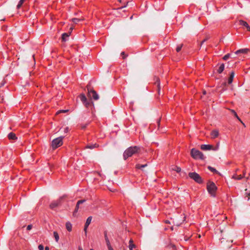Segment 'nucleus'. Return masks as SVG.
I'll return each instance as SVG.
<instances>
[{
  "label": "nucleus",
  "mask_w": 250,
  "mask_h": 250,
  "mask_svg": "<svg viewBox=\"0 0 250 250\" xmlns=\"http://www.w3.org/2000/svg\"><path fill=\"white\" fill-rule=\"evenodd\" d=\"M139 150L140 148L137 146L129 147L124 152L123 157L124 160H126L128 157L138 153Z\"/></svg>",
  "instance_id": "1"
},
{
  "label": "nucleus",
  "mask_w": 250,
  "mask_h": 250,
  "mask_svg": "<svg viewBox=\"0 0 250 250\" xmlns=\"http://www.w3.org/2000/svg\"><path fill=\"white\" fill-rule=\"evenodd\" d=\"M191 157L194 159L204 160L205 157L202 152L195 148H192L190 152Z\"/></svg>",
  "instance_id": "2"
},
{
  "label": "nucleus",
  "mask_w": 250,
  "mask_h": 250,
  "mask_svg": "<svg viewBox=\"0 0 250 250\" xmlns=\"http://www.w3.org/2000/svg\"><path fill=\"white\" fill-rule=\"evenodd\" d=\"M217 189L215 183L213 182H208L207 184V190L208 193L213 197L215 196V192Z\"/></svg>",
  "instance_id": "3"
},
{
  "label": "nucleus",
  "mask_w": 250,
  "mask_h": 250,
  "mask_svg": "<svg viewBox=\"0 0 250 250\" xmlns=\"http://www.w3.org/2000/svg\"><path fill=\"white\" fill-rule=\"evenodd\" d=\"M188 176L191 179L194 180L198 184H201L203 183L201 177L195 172L189 173Z\"/></svg>",
  "instance_id": "4"
},
{
  "label": "nucleus",
  "mask_w": 250,
  "mask_h": 250,
  "mask_svg": "<svg viewBox=\"0 0 250 250\" xmlns=\"http://www.w3.org/2000/svg\"><path fill=\"white\" fill-rule=\"evenodd\" d=\"M63 137H59L54 139L52 142V146L53 149H56L62 145Z\"/></svg>",
  "instance_id": "5"
},
{
  "label": "nucleus",
  "mask_w": 250,
  "mask_h": 250,
  "mask_svg": "<svg viewBox=\"0 0 250 250\" xmlns=\"http://www.w3.org/2000/svg\"><path fill=\"white\" fill-rule=\"evenodd\" d=\"M61 200H62V198H60V199H58V200H57L56 201H52L51 203V204H50V208L52 209H54L58 207L61 204Z\"/></svg>",
  "instance_id": "6"
},
{
  "label": "nucleus",
  "mask_w": 250,
  "mask_h": 250,
  "mask_svg": "<svg viewBox=\"0 0 250 250\" xmlns=\"http://www.w3.org/2000/svg\"><path fill=\"white\" fill-rule=\"evenodd\" d=\"M88 96L91 98L95 100H97L99 99V95L97 93V92L93 90H91L90 91H88Z\"/></svg>",
  "instance_id": "7"
},
{
  "label": "nucleus",
  "mask_w": 250,
  "mask_h": 250,
  "mask_svg": "<svg viewBox=\"0 0 250 250\" xmlns=\"http://www.w3.org/2000/svg\"><path fill=\"white\" fill-rule=\"evenodd\" d=\"M79 97L82 102L85 105V106L88 107L89 104V102L87 101L85 96L82 94L80 95Z\"/></svg>",
  "instance_id": "8"
},
{
  "label": "nucleus",
  "mask_w": 250,
  "mask_h": 250,
  "mask_svg": "<svg viewBox=\"0 0 250 250\" xmlns=\"http://www.w3.org/2000/svg\"><path fill=\"white\" fill-rule=\"evenodd\" d=\"M92 219V216H89L86 219V222L84 225V231L85 232V234H86V233H87V228L88 227V226L91 223Z\"/></svg>",
  "instance_id": "9"
},
{
  "label": "nucleus",
  "mask_w": 250,
  "mask_h": 250,
  "mask_svg": "<svg viewBox=\"0 0 250 250\" xmlns=\"http://www.w3.org/2000/svg\"><path fill=\"white\" fill-rule=\"evenodd\" d=\"M239 23L240 25L244 27H245L248 30V31H250V26L246 21L243 20H240L239 21Z\"/></svg>",
  "instance_id": "10"
},
{
  "label": "nucleus",
  "mask_w": 250,
  "mask_h": 250,
  "mask_svg": "<svg viewBox=\"0 0 250 250\" xmlns=\"http://www.w3.org/2000/svg\"><path fill=\"white\" fill-rule=\"evenodd\" d=\"M104 239H105V242H106V245L107 246L108 249L109 250V249H112V247H111V246L110 245V243L109 240L108 238L106 231H104Z\"/></svg>",
  "instance_id": "11"
},
{
  "label": "nucleus",
  "mask_w": 250,
  "mask_h": 250,
  "mask_svg": "<svg viewBox=\"0 0 250 250\" xmlns=\"http://www.w3.org/2000/svg\"><path fill=\"white\" fill-rule=\"evenodd\" d=\"M212 147V146L210 145H202L201 148L204 150H210Z\"/></svg>",
  "instance_id": "12"
},
{
  "label": "nucleus",
  "mask_w": 250,
  "mask_h": 250,
  "mask_svg": "<svg viewBox=\"0 0 250 250\" xmlns=\"http://www.w3.org/2000/svg\"><path fill=\"white\" fill-rule=\"evenodd\" d=\"M70 33H64L62 35V40L63 42H66L68 40Z\"/></svg>",
  "instance_id": "13"
},
{
  "label": "nucleus",
  "mask_w": 250,
  "mask_h": 250,
  "mask_svg": "<svg viewBox=\"0 0 250 250\" xmlns=\"http://www.w3.org/2000/svg\"><path fill=\"white\" fill-rule=\"evenodd\" d=\"M211 137L212 139H214L217 137L219 135V132L217 130H212L210 133Z\"/></svg>",
  "instance_id": "14"
},
{
  "label": "nucleus",
  "mask_w": 250,
  "mask_h": 250,
  "mask_svg": "<svg viewBox=\"0 0 250 250\" xmlns=\"http://www.w3.org/2000/svg\"><path fill=\"white\" fill-rule=\"evenodd\" d=\"M245 174H246V172L244 171L243 172V176L241 175H237V174H234L233 175V176H232V178H233V179H234L235 180H241V179H242L244 177V176L245 175Z\"/></svg>",
  "instance_id": "15"
},
{
  "label": "nucleus",
  "mask_w": 250,
  "mask_h": 250,
  "mask_svg": "<svg viewBox=\"0 0 250 250\" xmlns=\"http://www.w3.org/2000/svg\"><path fill=\"white\" fill-rule=\"evenodd\" d=\"M234 75H235L234 72L233 71H232L230 73L229 77V79H228V83L229 84H231L232 83Z\"/></svg>",
  "instance_id": "16"
},
{
  "label": "nucleus",
  "mask_w": 250,
  "mask_h": 250,
  "mask_svg": "<svg viewBox=\"0 0 250 250\" xmlns=\"http://www.w3.org/2000/svg\"><path fill=\"white\" fill-rule=\"evenodd\" d=\"M8 137L9 140H16L18 138L16 136V134L13 132H10L8 135Z\"/></svg>",
  "instance_id": "17"
},
{
  "label": "nucleus",
  "mask_w": 250,
  "mask_h": 250,
  "mask_svg": "<svg viewBox=\"0 0 250 250\" xmlns=\"http://www.w3.org/2000/svg\"><path fill=\"white\" fill-rule=\"evenodd\" d=\"M248 51H249V49H247V48L241 49L237 50L235 52V54H238L239 53L245 54V53H247Z\"/></svg>",
  "instance_id": "18"
},
{
  "label": "nucleus",
  "mask_w": 250,
  "mask_h": 250,
  "mask_svg": "<svg viewBox=\"0 0 250 250\" xmlns=\"http://www.w3.org/2000/svg\"><path fill=\"white\" fill-rule=\"evenodd\" d=\"M224 68H225V65L224 63H222L218 67L217 71L218 73L220 74L224 71Z\"/></svg>",
  "instance_id": "19"
},
{
  "label": "nucleus",
  "mask_w": 250,
  "mask_h": 250,
  "mask_svg": "<svg viewBox=\"0 0 250 250\" xmlns=\"http://www.w3.org/2000/svg\"><path fill=\"white\" fill-rule=\"evenodd\" d=\"M65 227L66 229L68 231H71L72 230V224L70 222H67L65 224Z\"/></svg>",
  "instance_id": "20"
},
{
  "label": "nucleus",
  "mask_w": 250,
  "mask_h": 250,
  "mask_svg": "<svg viewBox=\"0 0 250 250\" xmlns=\"http://www.w3.org/2000/svg\"><path fill=\"white\" fill-rule=\"evenodd\" d=\"M98 145L96 144H92V145H89L85 146L86 148H89V149H93L94 148H96L98 147Z\"/></svg>",
  "instance_id": "21"
},
{
  "label": "nucleus",
  "mask_w": 250,
  "mask_h": 250,
  "mask_svg": "<svg viewBox=\"0 0 250 250\" xmlns=\"http://www.w3.org/2000/svg\"><path fill=\"white\" fill-rule=\"evenodd\" d=\"M53 234L56 241L58 242L59 239V236L58 233L56 231H54L53 232Z\"/></svg>",
  "instance_id": "22"
},
{
  "label": "nucleus",
  "mask_w": 250,
  "mask_h": 250,
  "mask_svg": "<svg viewBox=\"0 0 250 250\" xmlns=\"http://www.w3.org/2000/svg\"><path fill=\"white\" fill-rule=\"evenodd\" d=\"M25 1V0H20L17 6V8L19 9L21 6V5H22V4L24 3V2Z\"/></svg>",
  "instance_id": "23"
},
{
  "label": "nucleus",
  "mask_w": 250,
  "mask_h": 250,
  "mask_svg": "<svg viewBox=\"0 0 250 250\" xmlns=\"http://www.w3.org/2000/svg\"><path fill=\"white\" fill-rule=\"evenodd\" d=\"M185 218L186 217L184 216V217H182V219L181 220V221H180L179 222L175 221L174 223L177 226H179L182 222H183L185 220Z\"/></svg>",
  "instance_id": "24"
},
{
  "label": "nucleus",
  "mask_w": 250,
  "mask_h": 250,
  "mask_svg": "<svg viewBox=\"0 0 250 250\" xmlns=\"http://www.w3.org/2000/svg\"><path fill=\"white\" fill-rule=\"evenodd\" d=\"M80 21H81V20L80 19H78V18H73L72 19V22L76 24L78 22H79Z\"/></svg>",
  "instance_id": "25"
},
{
  "label": "nucleus",
  "mask_w": 250,
  "mask_h": 250,
  "mask_svg": "<svg viewBox=\"0 0 250 250\" xmlns=\"http://www.w3.org/2000/svg\"><path fill=\"white\" fill-rule=\"evenodd\" d=\"M173 170L176 171L177 172L179 173L181 171V168L179 167L175 166L174 168H173Z\"/></svg>",
  "instance_id": "26"
},
{
  "label": "nucleus",
  "mask_w": 250,
  "mask_h": 250,
  "mask_svg": "<svg viewBox=\"0 0 250 250\" xmlns=\"http://www.w3.org/2000/svg\"><path fill=\"white\" fill-rule=\"evenodd\" d=\"M208 169L209 170H210L211 172H214V173H216L217 172V171L216 170V169H215L214 168L210 167V166H208Z\"/></svg>",
  "instance_id": "27"
},
{
  "label": "nucleus",
  "mask_w": 250,
  "mask_h": 250,
  "mask_svg": "<svg viewBox=\"0 0 250 250\" xmlns=\"http://www.w3.org/2000/svg\"><path fill=\"white\" fill-rule=\"evenodd\" d=\"M230 54L228 53V54L225 55L223 57V59L224 60L226 61L230 57Z\"/></svg>",
  "instance_id": "28"
},
{
  "label": "nucleus",
  "mask_w": 250,
  "mask_h": 250,
  "mask_svg": "<svg viewBox=\"0 0 250 250\" xmlns=\"http://www.w3.org/2000/svg\"><path fill=\"white\" fill-rule=\"evenodd\" d=\"M79 208V205H78V204H77L75 210L73 212V215H75V214L77 212V211H78Z\"/></svg>",
  "instance_id": "29"
},
{
  "label": "nucleus",
  "mask_w": 250,
  "mask_h": 250,
  "mask_svg": "<svg viewBox=\"0 0 250 250\" xmlns=\"http://www.w3.org/2000/svg\"><path fill=\"white\" fill-rule=\"evenodd\" d=\"M182 44H181V45L178 46L176 48V51L178 52L180 51L182 49Z\"/></svg>",
  "instance_id": "30"
},
{
  "label": "nucleus",
  "mask_w": 250,
  "mask_h": 250,
  "mask_svg": "<svg viewBox=\"0 0 250 250\" xmlns=\"http://www.w3.org/2000/svg\"><path fill=\"white\" fill-rule=\"evenodd\" d=\"M85 202V200H81L77 202V204H78V205H80V204H82Z\"/></svg>",
  "instance_id": "31"
},
{
  "label": "nucleus",
  "mask_w": 250,
  "mask_h": 250,
  "mask_svg": "<svg viewBox=\"0 0 250 250\" xmlns=\"http://www.w3.org/2000/svg\"><path fill=\"white\" fill-rule=\"evenodd\" d=\"M38 249L39 250H43L44 249V247L43 245H40L39 246H38Z\"/></svg>",
  "instance_id": "32"
},
{
  "label": "nucleus",
  "mask_w": 250,
  "mask_h": 250,
  "mask_svg": "<svg viewBox=\"0 0 250 250\" xmlns=\"http://www.w3.org/2000/svg\"><path fill=\"white\" fill-rule=\"evenodd\" d=\"M141 165L138 164L136 165L135 167L137 169H142V167H141Z\"/></svg>",
  "instance_id": "33"
},
{
  "label": "nucleus",
  "mask_w": 250,
  "mask_h": 250,
  "mask_svg": "<svg viewBox=\"0 0 250 250\" xmlns=\"http://www.w3.org/2000/svg\"><path fill=\"white\" fill-rule=\"evenodd\" d=\"M32 228V225H29L27 227V229L28 230L31 229Z\"/></svg>",
  "instance_id": "34"
},
{
  "label": "nucleus",
  "mask_w": 250,
  "mask_h": 250,
  "mask_svg": "<svg viewBox=\"0 0 250 250\" xmlns=\"http://www.w3.org/2000/svg\"><path fill=\"white\" fill-rule=\"evenodd\" d=\"M121 55L123 56V58L124 59H125L126 57V56H125V52H122L121 53Z\"/></svg>",
  "instance_id": "35"
},
{
  "label": "nucleus",
  "mask_w": 250,
  "mask_h": 250,
  "mask_svg": "<svg viewBox=\"0 0 250 250\" xmlns=\"http://www.w3.org/2000/svg\"><path fill=\"white\" fill-rule=\"evenodd\" d=\"M208 39V38H207L206 39L203 40L201 43V45H202L206 41H207Z\"/></svg>",
  "instance_id": "36"
},
{
  "label": "nucleus",
  "mask_w": 250,
  "mask_h": 250,
  "mask_svg": "<svg viewBox=\"0 0 250 250\" xmlns=\"http://www.w3.org/2000/svg\"><path fill=\"white\" fill-rule=\"evenodd\" d=\"M147 166V164L141 165V167H142V169L143 168L146 167Z\"/></svg>",
  "instance_id": "37"
},
{
  "label": "nucleus",
  "mask_w": 250,
  "mask_h": 250,
  "mask_svg": "<svg viewBox=\"0 0 250 250\" xmlns=\"http://www.w3.org/2000/svg\"><path fill=\"white\" fill-rule=\"evenodd\" d=\"M5 84V83L4 82H2L0 83V87H2Z\"/></svg>",
  "instance_id": "38"
},
{
  "label": "nucleus",
  "mask_w": 250,
  "mask_h": 250,
  "mask_svg": "<svg viewBox=\"0 0 250 250\" xmlns=\"http://www.w3.org/2000/svg\"><path fill=\"white\" fill-rule=\"evenodd\" d=\"M67 111V110H60L58 112L59 113H61V112H66Z\"/></svg>",
  "instance_id": "39"
},
{
  "label": "nucleus",
  "mask_w": 250,
  "mask_h": 250,
  "mask_svg": "<svg viewBox=\"0 0 250 250\" xmlns=\"http://www.w3.org/2000/svg\"><path fill=\"white\" fill-rule=\"evenodd\" d=\"M158 90H159V92H160V83L159 82L158 83Z\"/></svg>",
  "instance_id": "40"
},
{
  "label": "nucleus",
  "mask_w": 250,
  "mask_h": 250,
  "mask_svg": "<svg viewBox=\"0 0 250 250\" xmlns=\"http://www.w3.org/2000/svg\"><path fill=\"white\" fill-rule=\"evenodd\" d=\"M236 118L239 121H240L241 122H242L241 119L239 118V117L237 116L236 117Z\"/></svg>",
  "instance_id": "41"
},
{
  "label": "nucleus",
  "mask_w": 250,
  "mask_h": 250,
  "mask_svg": "<svg viewBox=\"0 0 250 250\" xmlns=\"http://www.w3.org/2000/svg\"><path fill=\"white\" fill-rule=\"evenodd\" d=\"M231 112L232 113H233V114L236 112L233 109H231Z\"/></svg>",
  "instance_id": "42"
},
{
  "label": "nucleus",
  "mask_w": 250,
  "mask_h": 250,
  "mask_svg": "<svg viewBox=\"0 0 250 250\" xmlns=\"http://www.w3.org/2000/svg\"><path fill=\"white\" fill-rule=\"evenodd\" d=\"M45 250H49V248L48 247H45Z\"/></svg>",
  "instance_id": "43"
},
{
  "label": "nucleus",
  "mask_w": 250,
  "mask_h": 250,
  "mask_svg": "<svg viewBox=\"0 0 250 250\" xmlns=\"http://www.w3.org/2000/svg\"><path fill=\"white\" fill-rule=\"evenodd\" d=\"M64 131H65V132H67V131H68V128H67V127H66V128H65Z\"/></svg>",
  "instance_id": "44"
},
{
  "label": "nucleus",
  "mask_w": 250,
  "mask_h": 250,
  "mask_svg": "<svg viewBox=\"0 0 250 250\" xmlns=\"http://www.w3.org/2000/svg\"><path fill=\"white\" fill-rule=\"evenodd\" d=\"M203 93L204 95H206V91H205V90L203 91Z\"/></svg>",
  "instance_id": "45"
},
{
  "label": "nucleus",
  "mask_w": 250,
  "mask_h": 250,
  "mask_svg": "<svg viewBox=\"0 0 250 250\" xmlns=\"http://www.w3.org/2000/svg\"><path fill=\"white\" fill-rule=\"evenodd\" d=\"M78 250H83V249L81 247H79Z\"/></svg>",
  "instance_id": "46"
},
{
  "label": "nucleus",
  "mask_w": 250,
  "mask_h": 250,
  "mask_svg": "<svg viewBox=\"0 0 250 250\" xmlns=\"http://www.w3.org/2000/svg\"><path fill=\"white\" fill-rule=\"evenodd\" d=\"M234 116H235V117H236V116H238V115H237V113H236V112H235V113L234 114Z\"/></svg>",
  "instance_id": "47"
},
{
  "label": "nucleus",
  "mask_w": 250,
  "mask_h": 250,
  "mask_svg": "<svg viewBox=\"0 0 250 250\" xmlns=\"http://www.w3.org/2000/svg\"><path fill=\"white\" fill-rule=\"evenodd\" d=\"M108 250H114L113 248L109 249Z\"/></svg>",
  "instance_id": "48"
},
{
  "label": "nucleus",
  "mask_w": 250,
  "mask_h": 250,
  "mask_svg": "<svg viewBox=\"0 0 250 250\" xmlns=\"http://www.w3.org/2000/svg\"><path fill=\"white\" fill-rule=\"evenodd\" d=\"M118 1L121 2V0H118Z\"/></svg>",
  "instance_id": "49"
},
{
  "label": "nucleus",
  "mask_w": 250,
  "mask_h": 250,
  "mask_svg": "<svg viewBox=\"0 0 250 250\" xmlns=\"http://www.w3.org/2000/svg\"><path fill=\"white\" fill-rule=\"evenodd\" d=\"M90 250H93V249H90Z\"/></svg>",
  "instance_id": "50"
}]
</instances>
